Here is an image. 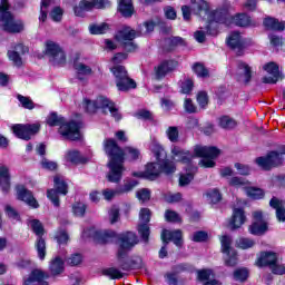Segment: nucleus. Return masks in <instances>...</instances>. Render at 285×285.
<instances>
[{
  "label": "nucleus",
  "instance_id": "obj_1",
  "mask_svg": "<svg viewBox=\"0 0 285 285\" xmlns=\"http://www.w3.org/2000/svg\"><path fill=\"white\" fill-rule=\"evenodd\" d=\"M118 238V250L116 254L117 262L119 264L120 271H139L144 266V261L141 256H131L128 257V253L139 244V237L134 232H126L119 236L115 230H96L94 232V239L98 244H108L114 239Z\"/></svg>",
  "mask_w": 285,
  "mask_h": 285
},
{
  "label": "nucleus",
  "instance_id": "obj_2",
  "mask_svg": "<svg viewBox=\"0 0 285 285\" xmlns=\"http://www.w3.org/2000/svg\"><path fill=\"white\" fill-rule=\"evenodd\" d=\"M102 150L108 157L107 168V181L110 184H119L124 178V161L126 157L130 161H137L141 157V151L135 147L121 148L115 138H106L102 141Z\"/></svg>",
  "mask_w": 285,
  "mask_h": 285
},
{
  "label": "nucleus",
  "instance_id": "obj_3",
  "mask_svg": "<svg viewBox=\"0 0 285 285\" xmlns=\"http://www.w3.org/2000/svg\"><path fill=\"white\" fill-rule=\"evenodd\" d=\"M83 104L85 110L89 115H95V112H97L100 108L102 110V115H108V111H106V109H108L111 117L117 122L124 119V116L121 115V112H119V108H117V104H115V101L108 99L107 97L101 96L98 100H90L88 98H85Z\"/></svg>",
  "mask_w": 285,
  "mask_h": 285
},
{
  "label": "nucleus",
  "instance_id": "obj_4",
  "mask_svg": "<svg viewBox=\"0 0 285 285\" xmlns=\"http://www.w3.org/2000/svg\"><path fill=\"white\" fill-rule=\"evenodd\" d=\"M0 21L4 32L10 35H19L26 29L23 20L14 19V14L10 12V2L8 0H0Z\"/></svg>",
  "mask_w": 285,
  "mask_h": 285
},
{
  "label": "nucleus",
  "instance_id": "obj_5",
  "mask_svg": "<svg viewBox=\"0 0 285 285\" xmlns=\"http://www.w3.org/2000/svg\"><path fill=\"white\" fill-rule=\"evenodd\" d=\"M110 72L115 77L116 88L117 90H119V92H128L137 88V81L130 78V76L128 75V70L125 66H114L110 68Z\"/></svg>",
  "mask_w": 285,
  "mask_h": 285
},
{
  "label": "nucleus",
  "instance_id": "obj_6",
  "mask_svg": "<svg viewBox=\"0 0 285 285\" xmlns=\"http://www.w3.org/2000/svg\"><path fill=\"white\" fill-rule=\"evenodd\" d=\"M284 154L285 145L282 147L281 151L271 150L265 156L257 157L255 159V164L261 168V170L268 173L273 170V168H279V166L284 164Z\"/></svg>",
  "mask_w": 285,
  "mask_h": 285
},
{
  "label": "nucleus",
  "instance_id": "obj_7",
  "mask_svg": "<svg viewBox=\"0 0 285 285\" xmlns=\"http://www.w3.org/2000/svg\"><path fill=\"white\" fill-rule=\"evenodd\" d=\"M256 264L259 268H269L273 275H285V266L279 265V258L277 257V253L275 252H261Z\"/></svg>",
  "mask_w": 285,
  "mask_h": 285
},
{
  "label": "nucleus",
  "instance_id": "obj_8",
  "mask_svg": "<svg viewBox=\"0 0 285 285\" xmlns=\"http://www.w3.org/2000/svg\"><path fill=\"white\" fill-rule=\"evenodd\" d=\"M161 240L165 244L158 252L159 259H166L168 257V249L166 246L173 242L175 246L181 248L184 246V232L181 229L168 230L163 229L161 232Z\"/></svg>",
  "mask_w": 285,
  "mask_h": 285
},
{
  "label": "nucleus",
  "instance_id": "obj_9",
  "mask_svg": "<svg viewBox=\"0 0 285 285\" xmlns=\"http://www.w3.org/2000/svg\"><path fill=\"white\" fill-rule=\"evenodd\" d=\"M220 253L226 255L224 258V265L228 268H235L239 264V254L233 248V239L228 235H224L220 238Z\"/></svg>",
  "mask_w": 285,
  "mask_h": 285
},
{
  "label": "nucleus",
  "instance_id": "obj_10",
  "mask_svg": "<svg viewBox=\"0 0 285 285\" xmlns=\"http://www.w3.org/2000/svg\"><path fill=\"white\" fill-rule=\"evenodd\" d=\"M12 135L22 141H30L32 137L41 131L40 124H13L10 128Z\"/></svg>",
  "mask_w": 285,
  "mask_h": 285
},
{
  "label": "nucleus",
  "instance_id": "obj_11",
  "mask_svg": "<svg viewBox=\"0 0 285 285\" xmlns=\"http://www.w3.org/2000/svg\"><path fill=\"white\" fill-rule=\"evenodd\" d=\"M81 128H83L81 120H65V124L59 127L58 132L68 141H81Z\"/></svg>",
  "mask_w": 285,
  "mask_h": 285
},
{
  "label": "nucleus",
  "instance_id": "obj_12",
  "mask_svg": "<svg viewBox=\"0 0 285 285\" xmlns=\"http://www.w3.org/2000/svg\"><path fill=\"white\" fill-rule=\"evenodd\" d=\"M31 229L37 236L35 248L38 253V258L43 262V259H46V255H48L46 238H43V235H46V228H43V224H41L39 219H32Z\"/></svg>",
  "mask_w": 285,
  "mask_h": 285
},
{
  "label": "nucleus",
  "instance_id": "obj_13",
  "mask_svg": "<svg viewBox=\"0 0 285 285\" xmlns=\"http://www.w3.org/2000/svg\"><path fill=\"white\" fill-rule=\"evenodd\" d=\"M53 186L55 188L47 190V199H49V202H51L56 208H59V206H61V199L59 198V195H68V183L61 179V177L55 176Z\"/></svg>",
  "mask_w": 285,
  "mask_h": 285
},
{
  "label": "nucleus",
  "instance_id": "obj_14",
  "mask_svg": "<svg viewBox=\"0 0 285 285\" xmlns=\"http://www.w3.org/2000/svg\"><path fill=\"white\" fill-rule=\"evenodd\" d=\"M226 43L235 52L236 57H244L246 49L250 46V41L242 37L239 31H233L227 38Z\"/></svg>",
  "mask_w": 285,
  "mask_h": 285
},
{
  "label": "nucleus",
  "instance_id": "obj_15",
  "mask_svg": "<svg viewBox=\"0 0 285 285\" xmlns=\"http://www.w3.org/2000/svg\"><path fill=\"white\" fill-rule=\"evenodd\" d=\"M254 222L248 227V233L255 235L256 237H262L268 233V223L264 220V213L262 210H256L253 213Z\"/></svg>",
  "mask_w": 285,
  "mask_h": 285
},
{
  "label": "nucleus",
  "instance_id": "obj_16",
  "mask_svg": "<svg viewBox=\"0 0 285 285\" xmlns=\"http://www.w3.org/2000/svg\"><path fill=\"white\" fill-rule=\"evenodd\" d=\"M45 55L51 57L56 66H66V52H63V49L57 42L47 40Z\"/></svg>",
  "mask_w": 285,
  "mask_h": 285
},
{
  "label": "nucleus",
  "instance_id": "obj_17",
  "mask_svg": "<svg viewBox=\"0 0 285 285\" xmlns=\"http://www.w3.org/2000/svg\"><path fill=\"white\" fill-rule=\"evenodd\" d=\"M177 66H179V61L175 59L163 60L157 67H154L155 79L161 81L167 75L175 72Z\"/></svg>",
  "mask_w": 285,
  "mask_h": 285
},
{
  "label": "nucleus",
  "instance_id": "obj_18",
  "mask_svg": "<svg viewBox=\"0 0 285 285\" xmlns=\"http://www.w3.org/2000/svg\"><path fill=\"white\" fill-rule=\"evenodd\" d=\"M17 189V199L19 202H23L29 206L30 208L37 209L39 208V202L37 198H35V194H32V190L26 188L23 185H18L16 187Z\"/></svg>",
  "mask_w": 285,
  "mask_h": 285
},
{
  "label": "nucleus",
  "instance_id": "obj_19",
  "mask_svg": "<svg viewBox=\"0 0 285 285\" xmlns=\"http://www.w3.org/2000/svg\"><path fill=\"white\" fill-rule=\"evenodd\" d=\"M263 70L272 76L263 77V83H277L282 79V73L279 72V65L274 61L267 62L263 66Z\"/></svg>",
  "mask_w": 285,
  "mask_h": 285
},
{
  "label": "nucleus",
  "instance_id": "obj_20",
  "mask_svg": "<svg viewBox=\"0 0 285 285\" xmlns=\"http://www.w3.org/2000/svg\"><path fill=\"white\" fill-rule=\"evenodd\" d=\"M46 279H50V274L43 269L33 268L29 276H24L22 278V285H31L37 282L38 284H42L43 282H47Z\"/></svg>",
  "mask_w": 285,
  "mask_h": 285
},
{
  "label": "nucleus",
  "instance_id": "obj_21",
  "mask_svg": "<svg viewBox=\"0 0 285 285\" xmlns=\"http://www.w3.org/2000/svg\"><path fill=\"white\" fill-rule=\"evenodd\" d=\"M12 176L10 175V168L6 165H0V190L3 195H8L10 193V188H12Z\"/></svg>",
  "mask_w": 285,
  "mask_h": 285
},
{
  "label": "nucleus",
  "instance_id": "obj_22",
  "mask_svg": "<svg viewBox=\"0 0 285 285\" xmlns=\"http://www.w3.org/2000/svg\"><path fill=\"white\" fill-rule=\"evenodd\" d=\"M194 155L195 157H207L209 159H217L219 155H222V149L215 147V146H196L194 148Z\"/></svg>",
  "mask_w": 285,
  "mask_h": 285
},
{
  "label": "nucleus",
  "instance_id": "obj_23",
  "mask_svg": "<svg viewBox=\"0 0 285 285\" xmlns=\"http://www.w3.org/2000/svg\"><path fill=\"white\" fill-rule=\"evenodd\" d=\"M48 268L51 277H59L66 273V261L61 256H56L50 259Z\"/></svg>",
  "mask_w": 285,
  "mask_h": 285
},
{
  "label": "nucleus",
  "instance_id": "obj_24",
  "mask_svg": "<svg viewBox=\"0 0 285 285\" xmlns=\"http://www.w3.org/2000/svg\"><path fill=\"white\" fill-rule=\"evenodd\" d=\"M246 224V212L242 207L234 208L229 226L232 230H237Z\"/></svg>",
  "mask_w": 285,
  "mask_h": 285
},
{
  "label": "nucleus",
  "instance_id": "obj_25",
  "mask_svg": "<svg viewBox=\"0 0 285 285\" xmlns=\"http://www.w3.org/2000/svg\"><path fill=\"white\" fill-rule=\"evenodd\" d=\"M117 12L124 17V19H132L136 12L132 0H118Z\"/></svg>",
  "mask_w": 285,
  "mask_h": 285
},
{
  "label": "nucleus",
  "instance_id": "obj_26",
  "mask_svg": "<svg viewBox=\"0 0 285 285\" xmlns=\"http://www.w3.org/2000/svg\"><path fill=\"white\" fill-rule=\"evenodd\" d=\"M114 39L118 41V43L135 41V39H137V31L128 26H125L121 30L116 32Z\"/></svg>",
  "mask_w": 285,
  "mask_h": 285
},
{
  "label": "nucleus",
  "instance_id": "obj_27",
  "mask_svg": "<svg viewBox=\"0 0 285 285\" xmlns=\"http://www.w3.org/2000/svg\"><path fill=\"white\" fill-rule=\"evenodd\" d=\"M264 29L269 32H284L285 22H279V19L267 16L263 19Z\"/></svg>",
  "mask_w": 285,
  "mask_h": 285
},
{
  "label": "nucleus",
  "instance_id": "obj_28",
  "mask_svg": "<svg viewBox=\"0 0 285 285\" xmlns=\"http://www.w3.org/2000/svg\"><path fill=\"white\" fill-rule=\"evenodd\" d=\"M158 167L160 175H165V177H173V175L177 173V164H175L174 160L168 157L159 160Z\"/></svg>",
  "mask_w": 285,
  "mask_h": 285
},
{
  "label": "nucleus",
  "instance_id": "obj_29",
  "mask_svg": "<svg viewBox=\"0 0 285 285\" xmlns=\"http://www.w3.org/2000/svg\"><path fill=\"white\" fill-rule=\"evenodd\" d=\"M164 50L166 52H173L178 46L186 47V40L179 36H171L165 39Z\"/></svg>",
  "mask_w": 285,
  "mask_h": 285
},
{
  "label": "nucleus",
  "instance_id": "obj_30",
  "mask_svg": "<svg viewBox=\"0 0 285 285\" xmlns=\"http://www.w3.org/2000/svg\"><path fill=\"white\" fill-rule=\"evenodd\" d=\"M91 10H95L92 0H80L79 3L73 7V14L76 17H86V12H91Z\"/></svg>",
  "mask_w": 285,
  "mask_h": 285
},
{
  "label": "nucleus",
  "instance_id": "obj_31",
  "mask_svg": "<svg viewBox=\"0 0 285 285\" xmlns=\"http://www.w3.org/2000/svg\"><path fill=\"white\" fill-rule=\"evenodd\" d=\"M208 14L209 19L215 23H228V21L230 20V14L226 9H216Z\"/></svg>",
  "mask_w": 285,
  "mask_h": 285
},
{
  "label": "nucleus",
  "instance_id": "obj_32",
  "mask_svg": "<svg viewBox=\"0 0 285 285\" xmlns=\"http://www.w3.org/2000/svg\"><path fill=\"white\" fill-rule=\"evenodd\" d=\"M145 173L147 175L148 181H155L156 179H159V177L161 176L159 163H147L145 165Z\"/></svg>",
  "mask_w": 285,
  "mask_h": 285
},
{
  "label": "nucleus",
  "instance_id": "obj_33",
  "mask_svg": "<svg viewBox=\"0 0 285 285\" xmlns=\"http://www.w3.org/2000/svg\"><path fill=\"white\" fill-rule=\"evenodd\" d=\"M269 206L271 208L276 210V218L278 219V222H285L284 202L274 196L269 200Z\"/></svg>",
  "mask_w": 285,
  "mask_h": 285
},
{
  "label": "nucleus",
  "instance_id": "obj_34",
  "mask_svg": "<svg viewBox=\"0 0 285 285\" xmlns=\"http://www.w3.org/2000/svg\"><path fill=\"white\" fill-rule=\"evenodd\" d=\"M218 126L223 130H235L237 128V120L228 115H223L218 118Z\"/></svg>",
  "mask_w": 285,
  "mask_h": 285
},
{
  "label": "nucleus",
  "instance_id": "obj_35",
  "mask_svg": "<svg viewBox=\"0 0 285 285\" xmlns=\"http://www.w3.org/2000/svg\"><path fill=\"white\" fill-rule=\"evenodd\" d=\"M232 21L237 26L238 28H248L250 26L252 19L248 13H236L234 17H232Z\"/></svg>",
  "mask_w": 285,
  "mask_h": 285
},
{
  "label": "nucleus",
  "instance_id": "obj_36",
  "mask_svg": "<svg viewBox=\"0 0 285 285\" xmlns=\"http://www.w3.org/2000/svg\"><path fill=\"white\" fill-rule=\"evenodd\" d=\"M171 154L174 155V157H178L181 164H190L193 161V156L190 155V151H186L177 146L171 149Z\"/></svg>",
  "mask_w": 285,
  "mask_h": 285
},
{
  "label": "nucleus",
  "instance_id": "obj_37",
  "mask_svg": "<svg viewBox=\"0 0 285 285\" xmlns=\"http://www.w3.org/2000/svg\"><path fill=\"white\" fill-rule=\"evenodd\" d=\"M110 30V24L102 22L100 24L91 23L89 24L90 35H107Z\"/></svg>",
  "mask_w": 285,
  "mask_h": 285
},
{
  "label": "nucleus",
  "instance_id": "obj_38",
  "mask_svg": "<svg viewBox=\"0 0 285 285\" xmlns=\"http://www.w3.org/2000/svg\"><path fill=\"white\" fill-rule=\"evenodd\" d=\"M248 277H250V272L246 267L236 268L233 273V278L235 282H240V284L247 282Z\"/></svg>",
  "mask_w": 285,
  "mask_h": 285
},
{
  "label": "nucleus",
  "instance_id": "obj_39",
  "mask_svg": "<svg viewBox=\"0 0 285 285\" xmlns=\"http://www.w3.org/2000/svg\"><path fill=\"white\" fill-rule=\"evenodd\" d=\"M66 121V118L63 116H59L57 114V111L51 112L48 117H47V124L48 126H50L51 128H55L57 126H59V128H61V126H63Z\"/></svg>",
  "mask_w": 285,
  "mask_h": 285
},
{
  "label": "nucleus",
  "instance_id": "obj_40",
  "mask_svg": "<svg viewBox=\"0 0 285 285\" xmlns=\"http://www.w3.org/2000/svg\"><path fill=\"white\" fill-rule=\"evenodd\" d=\"M246 194H247V197H249V199H254V200L264 199V197L266 196V193L264 191V189L259 187H253V186H249L246 188Z\"/></svg>",
  "mask_w": 285,
  "mask_h": 285
},
{
  "label": "nucleus",
  "instance_id": "obj_41",
  "mask_svg": "<svg viewBox=\"0 0 285 285\" xmlns=\"http://www.w3.org/2000/svg\"><path fill=\"white\" fill-rule=\"evenodd\" d=\"M193 72H195V75L200 79H207V77H210V71L202 62H195L193 65Z\"/></svg>",
  "mask_w": 285,
  "mask_h": 285
},
{
  "label": "nucleus",
  "instance_id": "obj_42",
  "mask_svg": "<svg viewBox=\"0 0 285 285\" xmlns=\"http://www.w3.org/2000/svg\"><path fill=\"white\" fill-rule=\"evenodd\" d=\"M75 70H77L78 72L77 79L79 81H86V78H83V76L81 75H92V68H90V66H87L83 62L76 65Z\"/></svg>",
  "mask_w": 285,
  "mask_h": 285
},
{
  "label": "nucleus",
  "instance_id": "obj_43",
  "mask_svg": "<svg viewBox=\"0 0 285 285\" xmlns=\"http://www.w3.org/2000/svg\"><path fill=\"white\" fill-rule=\"evenodd\" d=\"M102 275L111 279H124V273L116 267H108L102 269Z\"/></svg>",
  "mask_w": 285,
  "mask_h": 285
},
{
  "label": "nucleus",
  "instance_id": "obj_44",
  "mask_svg": "<svg viewBox=\"0 0 285 285\" xmlns=\"http://www.w3.org/2000/svg\"><path fill=\"white\" fill-rule=\"evenodd\" d=\"M4 215L8 217V219H11V222H21V214H19V212L12 207V205H6Z\"/></svg>",
  "mask_w": 285,
  "mask_h": 285
},
{
  "label": "nucleus",
  "instance_id": "obj_45",
  "mask_svg": "<svg viewBox=\"0 0 285 285\" xmlns=\"http://www.w3.org/2000/svg\"><path fill=\"white\" fill-rule=\"evenodd\" d=\"M253 246H255L253 238L240 237L236 239V248H240V250H248V248H253Z\"/></svg>",
  "mask_w": 285,
  "mask_h": 285
},
{
  "label": "nucleus",
  "instance_id": "obj_46",
  "mask_svg": "<svg viewBox=\"0 0 285 285\" xmlns=\"http://www.w3.org/2000/svg\"><path fill=\"white\" fill-rule=\"evenodd\" d=\"M7 56L9 61H12L13 66H17V68H21L23 66V59L19 51L8 50Z\"/></svg>",
  "mask_w": 285,
  "mask_h": 285
},
{
  "label": "nucleus",
  "instance_id": "obj_47",
  "mask_svg": "<svg viewBox=\"0 0 285 285\" xmlns=\"http://www.w3.org/2000/svg\"><path fill=\"white\" fill-rule=\"evenodd\" d=\"M228 186H233L234 188H242V186H250V183L244 177L233 176L228 180Z\"/></svg>",
  "mask_w": 285,
  "mask_h": 285
},
{
  "label": "nucleus",
  "instance_id": "obj_48",
  "mask_svg": "<svg viewBox=\"0 0 285 285\" xmlns=\"http://www.w3.org/2000/svg\"><path fill=\"white\" fill-rule=\"evenodd\" d=\"M238 70H244L245 85L247 86V83H250V80L253 79V69H250V66L240 61L238 62Z\"/></svg>",
  "mask_w": 285,
  "mask_h": 285
},
{
  "label": "nucleus",
  "instance_id": "obj_49",
  "mask_svg": "<svg viewBox=\"0 0 285 285\" xmlns=\"http://www.w3.org/2000/svg\"><path fill=\"white\" fill-rule=\"evenodd\" d=\"M194 6L198 14H209L210 6L206 2V0H194Z\"/></svg>",
  "mask_w": 285,
  "mask_h": 285
},
{
  "label": "nucleus",
  "instance_id": "obj_50",
  "mask_svg": "<svg viewBox=\"0 0 285 285\" xmlns=\"http://www.w3.org/2000/svg\"><path fill=\"white\" fill-rule=\"evenodd\" d=\"M138 234L145 244L150 242V226L146 224L138 225Z\"/></svg>",
  "mask_w": 285,
  "mask_h": 285
},
{
  "label": "nucleus",
  "instance_id": "obj_51",
  "mask_svg": "<svg viewBox=\"0 0 285 285\" xmlns=\"http://www.w3.org/2000/svg\"><path fill=\"white\" fill-rule=\"evenodd\" d=\"M17 99L26 110H35V101L30 97L18 94Z\"/></svg>",
  "mask_w": 285,
  "mask_h": 285
},
{
  "label": "nucleus",
  "instance_id": "obj_52",
  "mask_svg": "<svg viewBox=\"0 0 285 285\" xmlns=\"http://www.w3.org/2000/svg\"><path fill=\"white\" fill-rule=\"evenodd\" d=\"M194 179H195L194 173L189 171L186 174H180L178 179V186H180V188L189 186Z\"/></svg>",
  "mask_w": 285,
  "mask_h": 285
},
{
  "label": "nucleus",
  "instance_id": "obj_53",
  "mask_svg": "<svg viewBox=\"0 0 285 285\" xmlns=\"http://www.w3.org/2000/svg\"><path fill=\"white\" fill-rule=\"evenodd\" d=\"M165 219L169 224H181V217L179 214L173 209H167L165 212Z\"/></svg>",
  "mask_w": 285,
  "mask_h": 285
},
{
  "label": "nucleus",
  "instance_id": "obj_54",
  "mask_svg": "<svg viewBox=\"0 0 285 285\" xmlns=\"http://www.w3.org/2000/svg\"><path fill=\"white\" fill-rule=\"evenodd\" d=\"M206 197L210 200V204H219V202L223 199L222 191H219L217 188L209 189L206 193Z\"/></svg>",
  "mask_w": 285,
  "mask_h": 285
},
{
  "label": "nucleus",
  "instance_id": "obj_55",
  "mask_svg": "<svg viewBox=\"0 0 285 285\" xmlns=\"http://www.w3.org/2000/svg\"><path fill=\"white\" fill-rule=\"evenodd\" d=\"M88 209V206L83 203H75L72 205V213L76 217H86V210Z\"/></svg>",
  "mask_w": 285,
  "mask_h": 285
},
{
  "label": "nucleus",
  "instance_id": "obj_56",
  "mask_svg": "<svg viewBox=\"0 0 285 285\" xmlns=\"http://www.w3.org/2000/svg\"><path fill=\"white\" fill-rule=\"evenodd\" d=\"M67 157L71 164H86V158L81 157L79 150L69 151Z\"/></svg>",
  "mask_w": 285,
  "mask_h": 285
},
{
  "label": "nucleus",
  "instance_id": "obj_57",
  "mask_svg": "<svg viewBox=\"0 0 285 285\" xmlns=\"http://www.w3.org/2000/svg\"><path fill=\"white\" fill-rule=\"evenodd\" d=\"M206 35H209V37H217V35H219V23L209 19L206 26Z\"/></svg>",
  "mask_w": 285,
  "mask_h": 285
},
{
  "label": "nucleus",
  "instance_id": "obj_58",
  "mask_svg": "<svg viewBox=\"0 0 285 285\" xmlns=\"http://www.w3.org/2000/svg\"><path fill=\"white\" fill-rule=\"evenodd\" d=\"M174 271L177 275H179V273H193L195 271V266L190 263H180L174 267Z\"/></svg>",
  "mask_w": 285,
  "mask_h": 285
},
{
  "label": "nucleus",
  "instance_id": "obj_59",
  "mask_svg": "<svg viewBox=\"0 0 285 285\" xmlns=\"http://www.w3.org/2000/svg\"><path fill=\"white\" fill-rule=\"evenodd\" d=\"M55 239H56L57 244H59V246H63V245L68 244V242L70 240V236L68 235V232L60 230V232L56 233Z\"/></svg>",
  "mask_w": 285,
  "mask_h": 285
},
{
  "label": "nucleus",
  "instance_id": "obj_60",
  "mask_svg": "<svg viewBox=\"0 0 285 285\" xmlns=\"http://www.w3.org/2000/svg\"><path fill=\"white\" fill-rule=\"evenodd\" d=\"M193 242L196 244H202L204 242H208V232L206 230H197L193 234Z\"/></svg>",
  "mask_w": 285,
  "mask_h": 285
},
{
  "label": "nucleus",
  "instance_id": "obj_61",
  "mask_svg": "<svg viewBox=\"0 0 285 285\" xmlns=\"http://www.w3.org/2000/svg\"><path fill=\"white\" fill-rule=\"evenodd\" d=\"M68 266H79L81 262H83V256L79 253L71 254L67 259H66Z\"/></svg>",
  "mask_w": 285,
  "mask_h": 285
},
{
  "label": "nucleus",
  "instance_id": "obj_62",
  "mask_svg": "<svg viewBox=\"0 0 285 285\" xmlns=\"http://www.w3.org/2000/svg\"><path fill=\"white\" fill-rule=\"evenodd\" d=\"M49 17L55 21L56 23H59L61 19H63V9L61 7H55L50 13Z\"/></svg>",
  "mask_w": 285,
  "mask_h": 285
},
{
  "label": "nucleus",
  "instance_id": "obj_63",
  "mask_svg": "<svg viewBox=\"0 0 285 285\" xmlns=\"http://www.w3.org/2000/svg\"><path fill=\"white\" fill-rule=\"evenodd\" d=\"M213 275V269H198L197 271V279L202 284L205 282H208L210 279V276Z\"/></svg>",
  "mask_w": 285,
  "mask_h": 285
},
{
  "label": "nucleus",
  "instance_id": "obj_64",
  "mask_svg": "<svg viewBox=\"0 0 285 285\" xmlns=\"http://www.w3.org/2000/svg\"><path fill=\"white\" fill-rule=\"evenodd\" d=\"M196 99L200 108H206L208 106V92L198 91Z\"/></svg>",
  "mask_w": 285,
  "mask_h": 285
}]
</instances>
